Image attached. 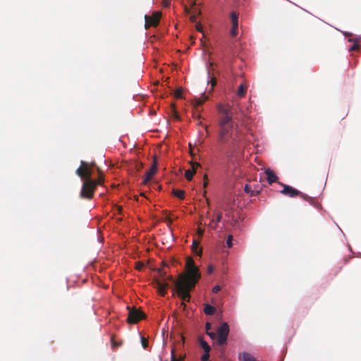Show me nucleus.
<instances>
[{
    "label": "nucleus",
    "instance_id": "f704fd0d",
    "mask_svg": "<svg viewBox=\"0 0 361 361\" xmlns=\"http://www.w3.org/2000/svg\"><path fill=\"white\" fill-rule=\"evenodd\" d=\"M207 184H208L207 176L205 174L204 176L203 187L205 188L207 186Z\"/></svg>",
    "mask_w": 361,
    "mask_h": 361
},
{
    "label": "nucleus",
    "instance_id": "c85d7f7f",
    "mask_svg": "<svg viewBox=\"0 0 361 361\" xmlns=\"http://www.w3.org/2000/svg\"><path fill=\"white\" fill-rule=\"evenodd\" d=\"M207 334L213 340L217 338V334L214 332L207 331Z\"/></svg>",
    "mask_w": 361,
    "mask_h": 361
},
{
    "label": "nucleus",
    "instance_id": "4be33fe9",
    "mask_svg": "<svg viewBox=\"0 0 361 361\" xmlns=\"http://www.w3.org/2000/svg\"><path fill=\"white\" fill-rule=\"evenodd\" d=\"M111 347L113 348H118V347H120L122 345L121 342H116L115 341V336L114 335H112L111 337Z\"/></svg>",
    "mask_w": 361,
    "mask_h": 361
},
{
    "label": "nucleus",
    "instance_id": "473e14b6",
    "mask_svg": "<svg viewBox=\"0 0 361 361\" xmlns=\"http://www.w3.org/2000/svg\"><path fill=\"white\" fill-rule=\"evenodd\" d=\"M171 361H180L178 359L176 358L173 350H172V351H171Z\"/></svg>",
    "mask_w": 361,
    "mask_h": 361
},
{
    "label": "nucleus",
    "instance_id": "cd10ccee",
    "mask_svg": "<svg viewBox=\"0 0 361 361\" xmlns=\"http://www.w3.org/2000/svg\"><path fill=\"white\" fill-rule=\"evenodd\" d=\"M209 353H205L202 355L201 360L202 361H209Z\"/></svg>",
    "mask_w": 361,
    "mask_h": 361
},
{
    "label": "nucleus",
    "instance_id": "6ab92c4d",
    "mask_svg": "<svg viewBox=\"0 0 361 361\" xmlns=\"http://www.w3.org/2000/svg\"><path fill=\"white\" fill-rule=\"evenodd\" d=\"M172 193L180 200H183L185 197V191L183 190L173 189Z\"/></svg>",
    "mask_w": 361,
    "mask_h": 361
},
{
    "label": "nucleus",
    "instance_id": "b1692460",
    "mask_svg": "<svg viewBox=\"0 0 361 361\" xmlns=\"http://www.w3.org/2000/svg\"><path fill=\"white\" fill-rule=\"evenodd\" d=\"M182 89L181 88H177L175 91H174V97L176 98V99H180L182 97Z\"/></svg>",
    "mask_w": 361,
    "mask_h": 361
},
{
    "label": "nucleus",
    "instance_id": "ddd939ff",
    "mask_svg": "<svg viewBox=\"0 0 361 361\" xmlns=\"http://www.w3.org/2000/svg\"><path fill=\"white\" fill-rule=\"evenodd\" d=\"M265 173L267 176V181L269 184H272L278 180L276 175L270 169H267L265 170Z\"/></svg>",
    "mask_w": 361,
    "mask_h": 361
},
{
    "label": "nucleus",
    "instance_id": "a18cd8bd",
    "mask_svg": "<svg viewBox=\"0 0 361 361\" xmlns=\"http://www.w3.org/2000/svg\"><path fill=\"white\" fill-rule=\"evenodd\" d=\"M190 18L191 21H195V16H190Z\"/></svg>",
    "mask_w": 361,
    "mask_h": 361
},
{
    "label": "nucleus",
    "instance_id": "09e8293b",
    "mask_svg": "<svg viewBox=\"0 0 361 361\" xmlns=\"http://www.w3.org/2000/svg\"><path fill=\"white\" fill-rule=\"evenodd\" d=\"M207 73H208L209 76H210V75H211V70H210L209 68H208Z\"/></svg>",
    "mask_w": 361,
    "mask_h": 361
},
{
    "label": "nucleus",
    "instance_id": "e433bc0d",
    "mask_svg": "<svg viewBox=\"0 0 361 361\" xmlns=\"http://www.w3.org/2000/svg\"><path fill=\"white\" fill-rule=\"evenodd\" d=\"M222 214L221 213H218L216 215V222H219L221 220Z\"/></svg>",
    "mask_w": 361,
    "mask_h": 361
},
{
    "label": "nucleus",
    "instance_id": "f8f14e48",
    "mask_svg": "<svg viewBox=\"0 0 361 361\" xmlns=\"http://www.w3.org/2000/svg\"><path fill=\"white\" fill-rule=\"evenodd\" d=\"M191 169H188L185 173V177L188 180H191L193 178V176L196 173V170L198 167L200 166V164L198 162L190 161Z\"/></svg>",
    "mask_w": 361,
    "mask_h": 361
},
{
    "label": "nucleus",
    "instance_id": "a19ab883",
    "mask_svg": "<svg viewBox=\"0 0 361 361\" xmlns=\"http://www.w3.org/2000/svg\"><path fill=\"white\" fill-rule=\"evenodd\" d=\"M180 298L182 299V302H181V303H180V306H181V307H183V308H185V302H188V301H187V300H183L182 298Z\"/></svg>",
    "mask_w": 361,
    "mask_h": 361
},
{
    "label": "nucleus",
    "instance_id": "393cba45",
    "mask_svg": "<svg viewBox=\"0 0 361 361\" xmlns=\"http://www.w3.org/2000/svg\"><path fill=\"white\" fill-rule=\"evenodd\" d=\"M232 240H233V236L231 235H229L228 236L227 240H226L227 247L229 248L231 247L233 245Z\"/></svg>",
    "mask_w": 361,
    "mask_h": 361
},
{
    "label": "nucleus",
    "instance_id": "37998d69",
    "mask_svg": "<svg viewBox=\"0 0 361 361\" xmlns=\"http://www.w3.org/2000/svg\"><path fill=\"white\" fill-rule=\"evenodd\" d=\"M358 49V45H357V44H354V45L351 47L350 50H355V49Z\"/></svg>",
    "mask_w": 361,
    "mask_h": 361
},
{
    "label": "nucleus",
    "instance_id": "49530a36",
    "mask_svg": "<svg viewBox=\"0 0 361 361\" xmlns=\"http://www.w3.org/2000/svg\"><path fill=\"white\" fill-rule=\"evenodd\" d=\"M169 5V3L168 1H165V2L164 3V6H168Z\"/></svg>",
    "mask_w": 361,
    "mask_h": 361
},
{
    "label": "nucleus",
    "instance_id": "7ed1b4c3",
    "mask_svg": "<svg viewBox=\"0 0 361 361\" xmlns=\"http://www.w3.org/2000/svg\"><path fill=\"white\" fill-rule=\"evenodd\" d=\"M97 166L94 162H87L81 161L80 166L77 169L75 173L83 181L93 180L92 178V171L94 168L97 169Z\"/></svg>",
    "mask_w": 361,
    "mask_h": 361
},
{
    "label": "nucleus",
    "instance_id": "c03bdc74",
    "mask_svg": "<svg viewBox=\"0 0 361 361\" xmlns=\"http://www.w3.org/2000/svg\"><path fill=\"white\" fill-rule=\"evenodd\" d=\"M142 167V164L141 163L138 164H137V171H140L141 169V168Z\"/></svg>",
    "mask_w": 361,
    "mask_h": 361
},
{
    "label": "nucleus",
    "instance_id": "8fccbe9b",
    "mask_svg": "<svg viewBox=\"0 0 361 361\" xmlns=\"http://www.w3.org/2000/svg\"><path fill=\"white\" fill-rule=\"evenodd\" d=\"M121 210H122V207H121V206H118V211L119 212H121Z\"/></svg>",
    "mask_w": 361,
    "mask_h": 361
},
{
    "label": "nucleus",
    "instance_id": "603ef678",
    "mask_svg": "<svg viewBox=\"0 0 361 361\" xmlns=\"http://www.w3.org/2000/svg\"><path fill=\"white\" fill-rule=\"evenodd\" d=\"M168 221H169V222H172V220H171V219H168Z\"/></svg>",
    "mask_w": 361,
    "mask_h": 361
},
{
    "label": "nucleus",
    "instance_id": "aec40b11",
    "mask_svg": "<svg viewBox=\"0 0 361 361\" xmlns=\"http://www.w3.org/2000/svg\"><path fill=\"white\" fill-rule=\"evenodd\" d=\"M171 114H172L173 117L175 119H176V120H179L180 119V116H179L177 110L176 109L175 104H171Z\"/></svg>",
    "mask_w": 361,
    "mask_h": 361
},
{
    "label": "nucleus",
    "instance_id": "ea45409f",
    "mask_svg": "<svg viewBox=\"0 0 361 361\" xmlns=\"http://www.w3.org/2000/svg\"><path fill=\"white\" fill-rule=\"evenodd\" d=\"M244 190L246 192H249L250 191V188L248 185H246L244 188Z\"/></svg>",
    "mask_w": 361,
    "mask_h": 361
},
{
    "label": "nucleus",
    "instance_id": "423d86ee",
    "mask_svg": "<svg viewBox=\"0 0 361 361\" xmlns=\"http://www.w3.org/2000/svg\"><path fill=\"white\" fill-rule=\"evenodd\" d=\"M229 334V326L226 322H224L217 329V343L219 345L226 344L228 336Z\"/></svg>",
    "mask_w": 361,
    "mask_h": 361
},
{
    "label": "nucleus",
    "instance_id": "412c9836",
    "mask_svg": "<svg viewBox=\"0 0 361 361\" xmlns=\"http://www.w3.org/2000/svg\"><path fill=\"white\" fill-rule=\"evenodd\" d=\"M246 93V87L244 86V85L241 84L238 89L237 94L240 97H243L245 96Z\"/></svg>",
    "mask_w": 361,
    "mask_h": 361
},
{
    "label": "nucleus",
    "instance_id": "6e6552de",
    "mask_svg": "<svg viewBox=\"0 0 361 361\" xmlns=\"http://www.w3.org/2000/svg\"><path fill=\"white\" fill-rule=\"evenodd\" d=\"M152 283L160 295L164 296L166 294V290L169 287L167 283L161 282L160 280L155 279L153 280Z\"/></svg>",
    "mask_w": 361,
    "mask_h": 361
},
{
    "label": "nucleus",
    "instance_id": "0eeeda50",
    "mask_svg": "<svg viewBox=\"0 0 361 361\" xmlns=\"http://www.w3.org/2000/svg\"><path fill=\"white\" fill-rule=\"evenodd\" d=\"M161 13L159 11L153 12L151 16L147 15L145 16V27L146 29H148L149 27H157L160 20Z\"/></svg>",
    "mask_w": 361,
    "mask_h": 361
},
{
    "label": "nucleus",
    "instance_id": "72a5a7b5",
    "mask_svg": "<svg viewBox=\"0 0 361 361\" xmlns=\"http://www.w3.org/2000/svg\"><path fill=\"white\" fill-rule=\"evenodd\" d=\"M221 287L219 286H216L212 288V292L214 293H217L219 291H220Z\"/></svg>",
    "mask_w": 361,
    "mask_h": 361
},
{
    "label": "nucleus",
    "instance_id": "2eb2a0df",
    "mask_svg": "<svg viewBox=\"0 0 361 361\" xmlns=\"http://www.w3.org/2000/svg\"><path fill=\"white\" fill-rule=\"evenodd\" d=\"M200 345L203 348L205 353H209L211 350V348L209 344L203 339L202 337H199L198 338Z\"/></svg>",
    "mask_w": 361,
    "mask_h": 361
},
{
    "label": "nucleus",
    "instance_id": "20e7f679",
    "mask_svg": "<svg viewBox=\"0 0 361 361\" xmlns=\"http://www.w3.org/2000/svg\"><path fill=\"white\" fill-rule=\"evenodd\" d=\"M95 183L93 180L83 181L80 197L82 199L91 200L94 196L96 190Z\"/></svg>",
    "mask_w": 361,
    "mask_h": 361
},
{
    "label": "nucleus",
    "instance_id": "a211bd4d",
    "mask_svg": "<svg viewBox=\"0 0 361 361\" xmlns=\"http://www.w3.org/2000/svg\"><path fill=\"white\" fill-rule=\"evenodd\" d=\"M97 171H98V173H99V176H98V178L97 180H93V181L95 183V186L96 188L99 185H102L103 183H104V176L100 170V169L99 167H97Z\"/></svg>",
    "mask_w": 361,
    "mask_h": 361
},
{
    "label": "nucleus",
    "instance_id": "c756f323",
    "mask_svg": "<svg viewBox=\"0 0 361 361\" xmlns=\"http://www.w3.org/2000/svg\"><path fill=\"white\" fill-rule=\"evenodd\" d=\"M209 82L212 85V90H213V87L216 85V80L214 77H212L211 78V80L209 81Z\"/></svg>",
    "mask_w": 361,
    "mask_h": 361
},
{
    "label": "nucleus",
    "instance_id": "39448f33",
    "mask_svg": "<svg viewBox=\"0 0 361 361\" xmlns=\"http://www.w3.org/2000/svg\"><path fill=\"white\" fill-rule=\"evenodd\" d=\"M127 309L129 310L128 316L127 318V322L128 324H137L141 319L145 318V314L140 310L137 309L135 307H128Z\"/></svg>",
    "mask_w": 361,
    "mask_h": 361
},
{
    "label": "nucleus",
    "instance_id": "2f4dec72",
    "mask_svg": "<svg viewBox=\"0 0 361 361\" xmlns=\"http://www.w3.org/2000/svg\"><path fill=\"white\" fill-rule=\"evenodd\" d=\"M195 27H196V30H197L198 32H202L203 31V27H202V25H201V23H196V25H195Z\"/></svg>",
    "mask_w": 361,
    "mask_h": 361
},
{
    "label": "nucleus",
    "instance_id": "7c9ffc66",
    "mask_svg": "<svg viewBox=\"0 0 361 361\" xmlns=\"http://www.w3.org/2000/svg\"><path fill=\"white\" fill-rule=\"evenodd\" d=\"M144 267V264L141 262H137L135 265V269L137 270H141Z\"/></svg>",
    "mask_w": 361,
    "mask_h": 361
},
{
    "label": "nucleus",
    "instance_id": "f03ea898",
    "mask_svg": "<svg viewBox=\"0 0 361 361\" xmlns=\"http://www.w3.org/2000/svg\"><path fill=\"white\" fill-rule=\"evenodd\" d=\"M200 278V273L195 262L191 257H188L185 264V272L178 276L177 281H173L171 276H168L169 281H173L174 293L183 300L190 301V291L195 288Z\"/></svg>",
    "mask_w": 361,
    "mask_h": 361
},
{
    "label": "nucleus",
    "instance_id": "c9c22d12",
    "mask_svg": "<svg viewBox=\"0 0 361 361\" xmlns=\"http://www.w3.org/2000/svg\"><path fill=\"white\" fill-rule=\"evenodd\" d=\"M213 271H214V267L212 266L209 265L207 268V273L209 274H211L213 272Z\"/></svg>",
    "mask_w": 361,
    "mask_h": 361
},
{
    "label": "nucleus",
    "instance_id": "bb28decb",
    "mask_svg": "<svg viewBox=\"0 0 361 361\" xmlns=\"http://www.w3.org/2000/svg\"><path fill=\"white\" fill-rule=\"evenodd\" d=\"M192 116L194 118L200 120L201 118V114L198 111V109H195V111L193 112Z\"/></svg>",
    "mask_w": 361,
    "mask_h": 361
},
{
    "label": "nucleus",
    "instance_id": "dca6fc26",
    "mask_svg": "<svg viewBox=\"0 0 361 361\" xmlns=\"http://www.w3.org/2000/svg\"><path fill=\"white\" fill-rule=\"evenodd\" d=\"M199 244L198 241L194 240L192 245V250L197 255L200 256L202 255V249L199 247Z\"/></svg>",
    "mask_w": 361,
    "mask_h": 361
},
{
    "label": "nucleus",
    "instance_id": "4468645a",
    "mask_svg": "<svg viewBox=\"0 0 361 361\" xmlns=\"http://www.w3.org/2000/svg\"><path fill=\"white\" fill-rule=\"evenodd\" d=\"M208 97L205 96L204 94H203L202 97L201 98H195L192 100V104L194 106L195 109H197L200 106H201L206 100H207Z\"/></svg>",
    "mask_w": 361,
    "mask_h": 361
},
{
    "label": "nucleus",
    "instance_id": "3c124183",
    "mask_svg": "<svg viewBox=\"0 0 361 361\" xmlns=\"http://www.w3.org/2000/svg\"><path fill=\"white\" fill-rule=\"evenodd\" d=\"M197 124L198 125H202V123L201 121H199Z\"/></svg>",
    "mask_w": 361,
    "mask_h": 361
},
{
    "label": "nucleus",
    "instance_id": "4c0bfd02",
    "mask_svg": "<svg viewBox=\"0 0 361 361\" xmlns=\"http://www.w3.org/2000/svg\"><path fill=\"white\" fill-rule=\"evenodd\" d=\"M203 233V230H202L200 228H197V234L199 235V236H202Z\"/></svg>",
    "mask_w": 361,
    "mask_h": 361
},
{
    "label": "nucleus",
    "instance_id": "58836bf2",
    "mask_svg": "<svg viewBox=\"0 0 361 361\" xmlns=\"http://www.w3.org/2000/svg\"><path fill=\"white\" fill-rule=\"evenodd\" d=\"M159 274L161 277H164L166 275V273L163 271L161 269H159Z\"/></svg>",
    "mask_w": 361,
    "mask_h": 361
},
{
    "label": "nucleus",
    "instance_id": "f257e3e1",
    "mask_svg": "<svg viewBox=\"0 0 361 361\" xmlns=\"http://www.w3.org/2000/svg\"><path fill=\"white\" fill-rule=\"evenodd\" d=\"M231 106L229 104H219L217 110L220 114L219 119V142L225 147L235 149L243 135L238 128V124L234 123Z\"/></svg>",
    "mask_w": 361,
    "mask_h": 361
},
{
    "label": "nucleus",
    "instance_id": "1a4fd4ad",
    "mask_svg": "<svg viewBox=\"0 0 361 361\" xmlns=\"http://www.w3.org/2000/svg\"><path fill=\"white\" fill-rule=\"evenodd\" d=\"M280 185L283 187V189L281 191V192L285 195L290 197H295L301 194L300 191L292 188L290 185H284L283 183H280Z\"/></svg>",
    "mask_w": 361,
    "mask_h": 361
},
{
    "label": "nucleus",
    "instance_id": "79ce46f5",
    "mask_svg": "<svg viewBox=\"0 0 361 361\" xmlns=\"http://www.w3.org/2000/svg\"><path fill=\"white\" fill-rule=\"evenodd\" d=\"M211 329V324L209 323V322H207V324H206V330H207V331H209V329Z\"/></svg>",
    "mask_w": 361,
    "mask_h": 361
},
{
    "label": "nucleus",
    "instance_id": "a878e982",
    "mask_svg": "<svg viewBox=\"0 0 361 361\" xmlns=\"http://www.w3.org/2000/svg\"><path fill=\"white\" fill-rule=\"evenodd\" d=\"M141 343L143 348H146L148 346V340L145 337H141Z\"/></svg>",
    "mask_w": 361,
    "mask_h": 361
},
{
    "label": "nucleus",
    "instance_id": "de8ad7c7",
    "mask_svg": "<svg viewBox=\"0 0 361 361\" xmlns=\"http://www.w3.org/2000/svg\"><path fill=\"white\" fill-rule=\"evenodd\" d=\"M204 128H205V130H206V133L207 134H208V126H204Z\"/></svg>",
    "mask_w": 361,
    "mask_h": 361
},
{
    "label": "nucleus",
    "instance_id": "9d476101",
    "mask_svg": "<svg viewBox=\"0 0 361 361\" xmlns=\"http://www.w3.org/2000/svg\"><path fill=\"white\" fill-rule=\"evenodd\" d=\"M230 16L232 23L231 35L232 37H235L238 35V16L235 12L233 11L231 13Z\"/></svg>",
    "mask_w": 361,
    "mask_h": 361
},
{
    "label": "nucleus",
    "instance_id": "9b49d317",
    "mask_svg": "<svg viewBox=\"0 0 361 361\" xmlns=\"http://www.w3.org/2000/svg\"><path fill=\"white\" fill-rule=\"evenodd\" d=\"M157 157L154 156L153 157V164L151 166V168L149 171L146 173V176L143 180L142 183L144 185L147 184V182L152 178V176L157 172Z\"/></svg>",
    "mask_w": 361,
    "mask_h": 361
},
{
    "label": "nucleus",
    "instance_id": "f3484780",
    "mask_svg": "<svg viewBox=\"0 0 361 361\" xmlns=\"http://www.w3.org/2000/svg\"><path fill=\"white\" fill-rule=\"evenodd\" d=\"M216 308L211 305L205 304L204 307V312L207 315H212L215 313Z\"/></svg>",
    "mask_w": 361,
    "mask_h": 361
},
{
    "label": "nucleus",
    "instance_id": "5701e85b",
    "mask_svg": "<svg viewBox=\"0 0 361 361\" xmlns=\"http://www.w3.org/2000/svg\"><path fill=\"white\" fill-rule=\"evenodd\" d=\"M298 196H300L303 200L309 202L310 203L312 204V202H314V199L309 197L308 195L301 192L300 195H299Z\"/></svg>",
    "mask_w": 361,
    "mask_h": 361
}]
</instances>
